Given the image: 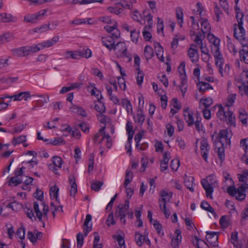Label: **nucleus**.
I'll return each instance as SVG.
<instances>
[{"mask_svg":"<svg viewBox=\"0 0 248 248\" xmlns=\"http://www.w3.org/2000/svg\"><path fill=\"white\" fill-rule=\"evenodd\" d=\"M206 239L213 247L218 246V235L215 232H207Z\"/></svg>","mask_w":248,"mask_h":248,"instance_id":"obj_14","label":"nucleus"},{"mask_svg":"<svg viewBox=\"0 0 248 248\" xmlns=\"http://www.w3.org/2000/svg\"><path fill=\"white\" fill-rule=\"evenodd\" d=\"M32 96H38L40 97V99H38L36 101V103L37 107H42L44 106L45 103H46L49 101V96L47 94H34Z\"/></svg>","mask_w":248,"mask_h":248,"instance_id":"obj_25","label":"nucleus"},{"mask_svg":"<svg viewBox=\"0 0 248 248\" xmlns=\"http://www.w3.org/2000/svg\"><path fill=\"white\" fill-rule=\"evenodd\" d=\"M153 224L157 233L159 235H163L164 234V232L162 230V226L158 221L157 220H154Z\"/></svg>","mask_w":248,"mask_h":248,"instance_id":"obj_61","label":"nucleus"},{"mask_svg":"<svg viewBox=\"0 0 248 248\" xmlns=\"http://www.w3.org/2000/svg\"><path fill=\"white\" fill-rule=\"evenodd\" d=\"M113 50L117 58L122 59L126 62L132 60V55L128 52L127 46L124 42H118Z\"/></svg>","mask_w":248,"mask_h":248,"instance_id":"obj_2","label":"nucleus"},{"mask_svg":"<svg viewBox=\"0 0 248 248\" xmlns=\"http://www.w3.org/2000/svg\"><path fill=\"white\" fill-rule=\"evenodd\" d=\"M104 29L107 32L110 33L111 35L102 37L101 39L102 43L109 51H111L115 46L116 41L120 37V32L118 29L116 23L114 26L106 25L104 27Z\"/></svg>","mask_w":248,"mask_h":248,"instance_id":"obj_1","label":"nucleus"},{"mask_svg":"<svg viewBox=\"0 0 248 248\" xmlns=\"http://www.w3.org/2000/svg\"><path fill=\"white\" fill-rule=\"evenodd\" d=\"M106 126H104L100 128L97 133H96L93 138V141L94 143H100L102 140L106 138V134L105 132Z\"/></svg>","mask_w":248,"mask_h":248,"instance_id":"obj_18","label":"nucleus"},{"mask_svg":"<svg viewBox=\"0 0 248 248\" xmlns=\"http://www.w3.org/2000/svg\"><path fill=\"white\" fill-rule=\"evenodd\" d=\"M69 109L72 112L81 115L83 117L87 116V113L86 111L82 108L78 106L72 104V106L69 108Z\"/></svg>","mask_w":248,"mask_h":248,"instance_id":"obj_22","label":"nucleus"},{"mask_svg":"<svg viewBox=\"0 0 248 248\" xmlns=\"http://www.w3.org/2000/svg\"><path fill=\"white\" fill-rule=\"evenodd\" d=\"M160 195L161 198L159 200V204L160 203L165 204L166 205V203L169 202L172 198V193L171 192H168L163 190L160 192Z\"/></svg>","mask_w":248,"mask_h":248,"instance_id":"obj_19","label":"nucleus"},{"mask_svg":"<svg viewBox=\"0 0 248 248\" xmlns=\"http://www.w3.org/2000/svg\"><path fill=\"white\" fill-rule=\"evenodd\" d=\"M219 224L221 227L223 229H226L229 227L230 225L229 217L225 215L222 216L219 219Z\"/></svg>","mask_w":248,"mask_h":248,"instance_id":"obj_36","label":"nucleus"},{"mask_svg":"<svg viewBox=\"0 0 248 248\" xmlns=\"http://www.w3.org/2000/svg\"><path fill=\"white\" fill-rule=\"evenodd\" d=\"M46 12V10H43L34 14H29L25 16L24 21L28 23H34L36 20L44 16Z\"/></svg>","mask_w":248,"mask_h":248,"instance_id":"obj_12","label":"nucleus"},{"mask_svg":"<svg viewBox=\"0 0 248 248\" xmlns=\"http://www.w3.org/2000/svg\"><path fill=\"white\" fill-rule=\"evenodd\" d=\"M91 215L88 214L86 217L83 224V232L85 236H87L88 233L92 230V224H91L90 226H89V223L91 221Z\"/></svg>","mask_w":248,"mask_h":248,"instance_id":"obj_26","label":"nucleus"},{"mask_svg":"<svg viewBox=\"0 0 248 248\" xmlns=\"http://www.w3.org/2000/svg\"><path fill=\"white\" fill-rule=\"evenodd\" d=\"M136 70L137 72V75L136 76L137 83L139 85H140L143 82V77L144 75L143 72L140 69Z\"/></svg>","mask_w":248,"mask_h":248,"instance_id":"obj_57","label":"nucleus"},{"mask_svg":"<svg viewBox=\"0 0 248 248\" xmlns=\"http://www.w3.org/2000/svg\"><path fill=\"white\" fill-rule=\"evenodd\" d=\"M59 40V37L55 36L49 40H47L34 45L36 53L44 48H48L53 46L54 45L56 44Z\"/></svg>","mask_w":248,"mask_h":248,"instance_id":"obj_11","label":"nucleus"},{"mask_svg":"<svg viewBox=\"0 0 248 248\" xmlns=\"http://www.w3.org/2000/svg\"><path fill=\"white\" fill-rule=\"evenodd\" d=\"M21 183V180L20 178L17 176L12 177L10 178L9 184L11 186H16Z\"/></svg>","mask_w":248,"mask_h":248,"instance_id":"obj_59","label":"nucleus"},{"mask_svg":"<svg viewBox=\"0 0 248 248\" xmlns=\"http://www.w3.org/2000/svg\"><path fill=\"white\" fill-rule=\"evenodd\" d=\"M201 184L205 191L206 197L212 199L214 188L217 186L218 184L216 177L214 175H210L202 179Z\"/></svg>","mask_w":248,"mask_h":248,"instance_id":"obj_4","label":"nucleus"},{"mask_svg":"<svg viewBox=\"0 0 248 248\" xmlns=\"http://www.w3.org/2000/svg\"><path fill=\"white\" fill-rule=\"evenodd\" d=\"M135 121L140 124H142L145 121V116L142 110H138L136 116L134 117Z\"/></svg>","mask_w":248,"mask_h":248,"instance_id":"obj_44","label":"nucleus"},{"mask_svg":"<svg viewBox=\"0 0 248 248\" xmlns=\"http://www.w3.org/2000/svg\"><path fill=\"white\" fill-rule=\"evenodd\" d=\"M235 198L236 200L240 201H243L246 198L245 191L241 185L239 186L237 189Z\"/></svg>","mask_w":248,"mask_h":248,"instance_id":"obj_33","label":"nucleus"},{"mask_svg":"<svg viewBox=\"0 0 248 248\" xmlns=\"http://www.w3.org/2000/svg\"><path fill=\"white\" fill-rule=\"evenodd\" d=\"M227 145H223L220 143H216V148L217 149V153L218 158L220 159L221 162H222L225 159V146Z\"/></svg>","mask_w":248,"mask_h":248,"instance_id":"obj_23","label":"nucleus"},{"mask_svg":"<svg viewBox=\"0 0 248 248\" xmlns=\"http://www.w3.org/2000/svg\"><path fill=\"white\" fill-rule=\"evenodd\" d=\"M94 108L97 111L100 113L99 114L104 113L106 110L105 104L100 101V100H98V103L95 104Z\"/></svg>","mask_w":248,"mask_h":248,"instance_id":"obj_46","label":"nucleus"},{"mask_svg":"<svg viewBox=\"0 0 248 248\" xmlns=\"http://www.w3.org/2000/svg\"><path fill=\"white\" fill-rule=\"evenodd\" d=\"M243 24H233L234 36L238 40L242 45L248 44V40L245 37V30L243 26Z\"/></svg>","mask_w":248,"mask_h":248,"instance_id":"obj_7","label":"nucleus"},{"mask_svg":"<svg viewBox=\"0 0 248 248\" xmlns=\"http://www.w3.org/2000/svg\"><path fill=\"white\" fill-rule=\"evenodd\" d=\"M96 116L97 117L99 122L101 123L104 124V126H105L107 124L110 123L111 122V119L110 117L108 116L103 114V113L98 114H97Z\"/></svg>","mask_w":248,"mask_h":248,"instance_id":"obj_42","label":"nucleus"},{"mask_svg":"<svg viewBox=\"0 0 248 248\" xmlns=\"http://www.w3.org/2000/svg\"><path fill=\"white\" fill-rule=\"evenodd\" d=\"M41 205L43 206V212H42L39 208V204L37 202H34L33 203V209L36 214V216L40 222H43V220H47V213L49 211L48 206L45 205L44 202H41Z\"/></svg>","mask_w":248,"mask_h":248,"instance_id":"obj_8","label":"nucleus"},{"mask_svg":"<svg viewBox=\"0 0 248 248\" xmlns=\"http://www.w3.org/2000/svg\"><path fill=\"white\" fill-rule=\"evenodd\" d=\"M242 46L243 48L239 52L241 61L248 64V44Z\"/></svg>","mask_w":248,"mask_h":248,"instance_id":"obj_20","label":"nucleus"},{"mask_svg":"<svg viewBox=\"0 0 248 248\" xmlns=\"http://www.w3.org/2000/svg\"><path fill=\"white\" fill-rule=\"evenodd\" d=\"M197 86L198 88L199 91L201 93H203L209 89H213L212 86L209 83L199 81Z\"/></svg>","mask_w":248,"mask_h":248,"instance_id":"obj_29","label":"nucleus"},{"mask_svg":"<svg viewBox=\"0 0 248 248\" xmlns=\"http://www.w3.org/2000/svg\"><path fill=\"white\" fill-rule=\"evenodd\" d=\"M188 55L192 63L197 62L199 58L198 51L196 48L189 47L187 51Z\"/></svg>","mask_w":248,"mask_h":248,"instance_id":"obj_21","label":"nucleus"},{"mask_svg":"<svg viewBox=\"0 0 248 248\" xmlns=\"http://www.w3.org/2000/svg\"><path fill=\"white\" fill-rule=\"evenodd\" d=\"M131 16L133 19L137 21L140 22L141 19V15L138 11H134L131 14Z\"/></svg>","mask_w":248,"mask_h":248,"instance_id":"obj_63","label":"nucleus"},{"mask_svg":"<svg viewBox=\"0 0 248 248\" xmlns=\"http://www.w3.org/2000/svg\"><path fill=\"white\" fill-rule=\"evenodd\" d=\"M248 139H243L240 140V146L245 151V154L244 156L246 155V153L248 152V144L247 143Z\"/></svg>","mask_w":248,"mask_h":248,"instance_id":"obj_64","label":"nucleus"},{"mask_svg":"<svg viewBox=\"0 0 248 248\" xmlns=\"http://www.w3.org/2000/svg\"><path fill=\"white\" fill-rule=\"evenodd\" d=\"M69 180L70 184H71L70 194L71 196L74 197L78 191L76 180L74 176H72L70 177Z\"/></svg>","mask_w":248,"mask_h":248,"instance_id":"obj_30","label":"nucleus"},{"mask_svg":"<svg viewBox=\"0 0 248 248\" xmlns=\"http://www.w3.org/2000/svg\"><path fill=\"white\" fill-rule=\"evenodd\" d=\"M31 97V94L28 92H20L17 94L11 96V98H13L14 101L21 100L24 99L25 100H27L28 99Z\"/></svg>","mask_w":248,"mask_h":248,"instance_id":"obj_27","label":"nucleus"},{"mask_svg":"<svg viewBox=\"0 0 248 248\" xmlns=\"http://www.w3.org/2000/svg\"><path fill=\"white\" fill-rule=\"evenodd\" d=\"M121 104L122 106L126 109L128 113L132 111V105L129 100L125 98L122 99L121 100Z\"/></svg>","mask_w":248,"mask_h":248,"instance_id":"obj_45","label":"nucleus"},{"mask_svg":"<svg viewBox=\"0 0 248 248\" xmlns=\"http://www.w3.org/2000/svg\"><path fill=\"white\" fill-rule=\"evenodd\" d=\"M50 24H45L41 26L40 27L36 28L34 31L37 32H43L50 30H52L51 28H50Z\"/></svg>","mask_w":248,"mask_h":248,"instance_id":"obj_58","label":"nucleus"},{"mask_svg":"<svg viewBox=\"0 0 248 248\" xmlns=\"http://www.w3.org/2000/svg\"><path fill=\"white\" fill-rule=\"evenodd\" d=\"M227 47L229 51L232 53L233 55H234L237 53L238 50L236 48L235 46L230 40L227 42Z\"/></svg>","mask_w":248,"mask_h":248,"instance_id":"obj_60","label":"nucleus"},{"mask_svg":"<svg viewBox=\"0 0 248 248\" xmlns=\"http://www.w3.org/2000/svg\"><path fill=\"white\" fill-rule=\"evenodd\" d=\"M135 238L137 244L139 247L142 246L144 242L148 245H150V241L148 238V237L142 235L141 233L139 232L135 233Z\"/></svg>","mask_w":248,"mask_h":248,"instance_id":"obj_17","label":"nucleus"},{"mask_svg":"<svg viewBox=\"0 0 248 248\" xmlns=\"http://www.w3.org/2000/svg\"><path fill=\"white\" fill-rule=\"evenodd\" d=\"M64 58L66 59L71 58L73 59H79L80 54L78 51H67L64 54Z\"/></svg>","mask_w":248,"mask_h":248,"instance_id":"obj_34","label":"nucleus"},{"mask_svg":"<svg viewBox=\"0 0 248 248\" xmlns=\"http://www.w3.org/2000/svg\"><path fill=\"white\" fill-rule=\"evenodd\" d=\"M201 31L203 33H206L210 31L211 26L208 20L205 18H202L201 21Z\"/></svg>","mask_w":248,"mask_h":248,"instance_id":"obj_31","label":"nucleus"},{"mask_svg":"<svg viewBox=\"0 0 248 248\" xmlns=\"http://www.w3.org/2000/svg\"><path fill=\"white\" fill-rule=\"evenodd\" d=\"M16 21V18L13 17L11 14L7 13L0 14V22H9Z\"/></svg>","mask_w":248,"mask_h":248,"instance_id":"obj_28","label":"nucleus"},{"mask_svg":"<svg viewBox=\"0 0 248 248\" xmlns=\"http://www.w3.org/2000/svg\"><path fill=\"white\" fill-rule=\"evenodd\" d=\"M117 5H119L124 8L131 10L133 8L132 2H129L125 0H122L120 2L117 3Z\"/></svg>","mask_w":248,"mask_h":248,"instance_id":"obj_54","label":"nucleus"},{"mask_svg":"<svg viewBox=\"0 0 248 248\" xmlns=\"http://www.w3.org/2000/svg\"><path fill=\"white\" fill-rule=\"evenodd\" d=\"M176 17L179 24L180 25V27H182V24L183 23V13L182 9L177 8L176 9Z\"/></svg>","mask_w":248,"mask_h":248,"instance_id":"obj_52","label":"nucleus"},{"mask_svg":"<svg viewBox=\"0 0 248 248\" xmlns=\"http://www.w3.org/2000/svg\"><path fill=\"white\" fill-rule=\"evenodd\" d=\"M99 20L105 24H109L108 25L110 26H114L115 23L118 26L117 22L114 20H111L110 17L108 16L100 17L99 18Z\"/></svg>","mask_w":248,"mask_h":248,"instance_id":"obj_39","label":"nucleus"},{"mask_svg":"<svg viewBox=\"0 0 248 248\" xmlns=\"http://www.w3.org/2000/svg\"><path fill=\"white\" fill-rule=\"evenodd\" d=\"M11 52L14 56L17 57H24L36 53L34 45L26 46L14 48L11 50Z\"/></svg>","mask_w":248,"mask_h":248,"instance_id":"obj_6","label":"nucleus"},{"mask_svg":"<svg viewBox=\"0 0 248 248\" xmlns=\"http://www.w3.org/2000/svg\"><path fill=\"white\" fill-rule=\"evenodd\" d=\"M232 136V132L230 128L221 130L218 134L219 141L217 142V143H220L223 145L230 144Z\"/></svg>","mask_w":248,"mask_h":248,"instance_id":"obj_10","label":"nucleus"},{"mask_svg":"<svg viewBox=\"0 0 248 248\" xmlns=\"http://www.w3.org/2000/svg\"><path fill=\"white\" fill-rule=\"evenodd\" d=\"M59 190V188L56 186L50 188L49 193L51 199H55L57 201H58Z\"/></svg>","mask_w":248,"mask_h":248,"instance_id":"obj_47","label":"nucleus"},{"mask_svg":"<svg viewBox=\"0 0 248 248\" xmlns=\"http://www.w3.org/2000/svg\"><path fill=\"white\" fill-rule=\"evenodd\" d=\"M129 201L126 200L124 204H119L115 211V217L126 216L127 211L129 208Z\"/></svg>","mask_w":248,"mask_h":248,"instance_id":"obj_13","label":"nucleus"},{"mask_svg":"<svg viewBox=\"0 0 248 248\" xmlns=\"http://www.w3.org/2000/svg\"><path fill=\"white\" fill-rule=\"evenodd\" d=\"M181 233V232L180 230H176V237L172 239L171 242V246L173 248H179V245L181 243L182 239V235Z\"/></svg>","mask_w":248,"mask_h":248,"instance_id":"obj_24","label":"nucleus"},{"mask_svg":"<svg viewBox=\"0 0 248 248\" xmlns=\"http://www.w3.org/2000/svg\"><path fill=\"white\" fill-rule=\"evenodd\" d=\"M201 207L203 209L212 213L214 216V217H216V214L215 213V210L206 201H202L201 203Z\"/></svg>","mask_w":248,"mask_h":248,"instance_id":"obj_37","label":"nucleus"},{"mask_svg":"<svg viewBox=\"0 0 248 248\" xmlns=\"http://www.w3.org/2000/svg\"><path fill=\"white\" fill-rule=\"evenodd\" d=\"M216 107L218 108V110L217 114L218 118L221 121H226L230 125H234L235 116L229 108L226 107H223L220 104L216 105Z\"/></svg>","mask_w":248,"mask_h":248,"instance_id":"obj_3","label":"nucleus"},{"mask_svg":"<svg viewBox=\"0 0 248 248\" xmlns=\"http://www.w3.org/2000/svg\"><path fill=\"white\" fill-rule=\"evenodd\" d=\"M207 38L212 44L211 52L214 57L221 55L219 51L220 39L211 33L208 34Z\"/></svg>","mask_w":248,"mask_h":248,"instance_id":"obj_9","label":"nucleus"},{"mask_svg":"<svg viewBox=\"0 0 248 248\" xmlns=\"http://www.w3.org/2000/svg\"><path fill=\"white\" fill-rule=\"evenodd\" d=\"M184 116L188 126H191L194 124V118L193 113L188 107L185 108L184 109Z\"/></svg>","mask_w":248,"mask_h":248,"instance_id":"obj_16","label":"nucleus"},{"mask_svg":"<svg viewBox=\"0 0 248 248\" xmlns=\"http://www.w3.org/2000/svg\"><path fill=\"white\" fill-rule=\"evenodd\" d=\"M144 55L147 61L153 57L154 50L151 46L148 45L145 46L144 50Z\"/></svg>","mask_w":248,"mask_h":248,"instance_id":"obj_38","label":"nucleus"},{"mask_svg":"<svg viewBox=\"0 0 248 248\" xmlns=\"http://www.w3.org/2000/svg\"><path fill=\"white\" fill-rule=\"evenodd\" d=\"M116 223L114 219V214L113 212H111L108 216L106 220V224L108 226L114 225Z\"/></svg>","mask_w":248,"mask_h":248,"instance_id":"obj_62","label":"nucleus"},{"mask_svg":"<svg viewBox=\"0 0 248 248\" xmlns=\"http://www.w3.org/2000/svg\"><path fill=\"white\" fill-rule=\"evenodd\" d=\"M62 130L68 132L73 137L76 139H79L80 137V132L78 129L72 130L70 126H67L66 128H63Z\"/></svg>","mask_w":248,"mask_h":248,"instance_id":"obj_40","label":"nucleus"},{"mask_svg":"<svg viewBox=\"0 0 248 248\" xmlns=\"http://www.w3.org/2000/svg\"><path fill=\"white\" fill-rule=\"evenodd\" d=\"M213 99L211 97H203L200 100V107H202V106L203 105L205 108H207L213 104Z\"/></svg>","mask_w":248,"mask_h":248,"instance_id":"obj_35","label":"nucleus"},{"mask_svg":"<svg viewBox=\"0 0 248 248\" xmlns=\"http://www.w3.org/2000/svg\"><path fill=\"white\" fill-rule=\"evenodd\" d=\"M26 140V136L24 135L20 136L17 138H14L12 141V144L14 145L19 144L25 142Z\"/></svg>","mask_w":248,"mask_h":248,"instance_id":"obj_55","label":"nucleus"},{"mask_svg":"<svg viewBox=\"0 0 248 248\" xmlns=\"http://www.w3.org/2000/svg\"><path fill=\"white\" fill-rule=\"evenodd\" d=\"M200 149L203 159L205 161H207L208 154L210 149L207 140L203 139L201 140Z\"/></svg>","mask_w":248,"mask_h":248,"instance_id":"obj_15","label":"nucleus"},{"mask_svg":"<svg viewBox=\"0 0 248 248\" xmlns=\"http://www.w3.org/2000/svg\"><path fill=\"white\" fill-rule=\"evenodd\" d=\"M78 52L80 54V58L81 57L89 58L92 56V51L89 48H86Z\"/></svg>","mask_w":248,"mask_h":248,"instance_id":"obj_56","label":"nucleus"},{"mask_svg":"<svg viewBox=\"0 0 248 248\" xmlns=\"http://www.w3.org/2000/svg\"><path fill=\"white\" fill-rule=\"evenodd\" d=\"M215 64L217 70L222 77L228 76L230 71V66L229 63L225 64V60L222 55L215 57Z\"/></svg>","mask_w":248,"mask_h":248,"instance_id":"obj_5","label":"nucleus"},{"mask_svg":"<svg viewBox=\"0 0 248 248\" xmlns=\"http://www.w3.org/2000/svg\"><path fill=\"white\" fill-rule=\"evenodd\" d=\"M108 11L110 13L119 15L123 12V9L120 7L119 5H117V3L114 6L108 7Z\"/></svg>","mask_w":248,"mask_h":248,"instance_id":"obj_41","label":"nucleus"},{"mask_svg":"<svg viewBox=\"0 0 248 248\" xmlns=\"http://www.w3.org/2000/svg\"><path fill=\"white\" fill-rule=\"evenodd\" d=\"M236 99V94L234 93L228 95L227 97V100L225 107L229 108L234 103L235 100Z\"/></svg>","mask_w":248,"mask_h":248,"instance_id":"obj_53","label":"nucleus"},{"mask_svg":"<svg viewBox=\"0 0 248 248\" xmlns=\"http://www.w3.org/2000/svg\"><path fill=\"white\" fill-rule=\"evenodd\" d=\"M192 34L196 35L194 42L197 45H200L202 44V40L205 37V33H203L202 32H199L196 34L195 31H194Z\"/></svg>","mask_w":248,"mask_h":248,"instance_id":"obj_43","label":"nucleus"},{"mask_svg":"<svg viewBox=\"0 0 248 248\" xmlns=\"http://www.w3.org/2000/svg\"><path fill=\"white\" fill-rule=\"evenodd\" d=\"M131 34V41L135 43H137L138 39L140 36V32L139 31H136V30H132V31H130Z\"/></svg>","mask_w":248,"mask_h":248,"instance_id":"obj_51","label":"nucleus"},{"mask_svg":"<svg viewBox=\"0 0 248 248\" xmlns=\"http://www.w3.org/2000/svg\"><path fill=\"white\" fill-rule=\"evenodd\" d=\"M196 120L194 121V124H195L196 129L198 131H200L202 130L203 128L202 124L201 123L202 118L200 115L198 113L196 114Z\"/></svg>","mask_w":248,"mask_h":248,"instance_id":"obj_48","label":"nucleus"},{"mask_svg":"<svg viewBox=\"0 0 248 248\" xmlns=\"http://www.w3.org/2000/svg\"><path fill=\"white\" fill-rule=\"evenodd\" d=\"M133 178V173L131 171L126 170L125 173V181L124 186L126 188L127 185L131 182Z\"/></svg>","mask_w":248,"mask_h":248,"instance_id":"obj_49","label":"nucleus"},{"mask_svg":"<svg viewBox=\"0 0 248 248\" xmlns=\"http://www.w3.org/2000/svg\"><path fill=\"white\" fill-rule=\"evenodd\" d=\"M194 178L193 177H188L186 175L185 176L184 183L186 187L192 192H194L193 184Z\"/></svg>","mask_w":248,"mask_h":248,"instance_id":"obj_32","label":"nucleus"},{"mask_svg":"<svg viewBox=\"0 0 248 248\" xmlns=\"http://www.w3.org/2000/svg\"><path fill=\"white\" fill-rule=\"evenodd\" d=\"M94 239L93 244V248H102V243H100V236L98 233L96 232H94Z\"/></svg>","mask_w":248,"mask_h":248,"instance_id":"obj_50","label":"nucleus"}]
</instances>
